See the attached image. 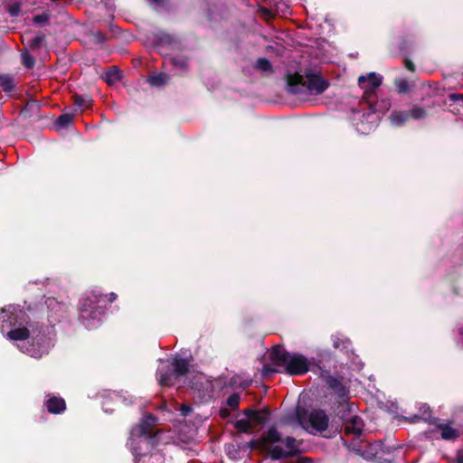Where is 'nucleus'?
I'll return each mask as SVG.
<instances>
[{"label": "nucleus", "mask_w": 463, "mask_h": 463, "mask_svg": "<svg viewBox=\"0 0 463 463\" xmlns=\"http://www.w3.org/2000/svg\"><path fill=\"white\" fill-rule=\"evenodd\" d=\"M337 406L335 408V416L345 423L347 420H350L354 415L355 407L354 403H351L348 400L338 401Z\"/></svg>", "instance_id": "ddd939ff"}, {"label": "nucleus", "mask_w": 463, "mask_h": 463, "mask_svg": "<svg viewBox=\"0 0 463 463\" xmlns=\"http://www.w3.org/2000/svg\"><path fill=\"white\" fill-rule=\"evenodd\" d=\"M255 68L260 71H273L271 62L267 58L264 57L257 59L255 62Z\"/></svg>", "instance_id": "7c9ffc66"}, {"label": "nucleus", "mask_w": 463, "mask_h": 463, "mask_svg": "<svg viewBox=\"0 0 463 463\" xmlns=\"http://www.w3.org/2000/svg\"><path fill=\"white\" fill-rule=\"evenodd\" d=\"M249 447L250 449H260L261 451H266L264 443L260 442V438L258 439H252L249 442Z\"/></svg>", "instance_id": "c03bdc74"}, {"label": "nucleus", "mask_w": 463, "mask_h": 463, "mask_svg": "<svg viewBox=\"0 0 463 463\" xmlns=\"http://www.w3.org/2000/svg\"><path fill=\"white\" fill-rule=\"evenodd\" d=\"M412 44V41L411 39H408L407 37H402L398 44V48L400 52L402 55H406Z\"/></svg>", "instance_id": "c9c22d12"}, {"label": "nucleus", "mask_w": 463, "mask_h": 463, "mask_svg": "<svg viewBox=\"0 0 463 463\" xmlns=\"http://www.w3.org/2000/svg\"><path fill=\"white\" fill-rule=\"evenodd\" d=\"M434 106H435V103H432V105L431 106H428V108H432Z\"/></svg>", "instance_id": "bf43d9fd"}, {"label": "nucleus", "mask_w": 463, "mask_h": 463, "mask_svg": "<svg viewBox=\"0 0 463 463\" xmlns=\"http://www.w3.org/2000/svg\"><path fill=\"white\" fill-rule=\"evenodd\" d=\"M45 305L49 310L48 319L50 323L59 322L65 312V305L58 302L53 298H47Z\"/></svg>", "instance_id": "9b49d317"}, {"label": "nucleus", "mask_w": 463, "mask_h": 463, "mask_svg": "<svg viewBox=\"0 0 463 463\" xmlns=\"http://www.w3.org/2000/svg\"><path fill=\"white\" fill-rule=\"evenodd\" d=\"M309 361L303 354L293 353L283 372L289 375H302L309 371Z\"/></svg>", "instance_id": "9d476101"}, {"label": "nucleus", "mask_w": 463, "mask_h": 463, "mask_svg": "<svg viewBox=\"0 0 463 463\" xmlns=\"http://www.w3.org/2000/svg\"><path fill=\"white\" fill-rule=\"evenodd\" d=\"M287 449H283L280 446H273L269 449V457L272 460H280L284 458L297 457L301 454V441L297 440L294 437L287 436L281 440Z\"/></svg>", "instance_id": "6e6552de"}, {"label": "nucleus", "mask_w": 463, "mask_h": 463, "mask_svg": "<svg viewBox=\"0 0 463 463\" xmlns=\"http://www.w3.org/2000/svg\"><path fill=\"white\" fill-rule=\"evenodd\" d=\"M301 460L302 461H309L310 459L308 458H302Z\"/></svg>", "instance_id": "13d9d810"}, {"label": "nucleus", "mask_w": 463, "mask_h": 463, "mask_svg": "<svg viewBox=\"0 0 463 463\" xmlns=\"http://www.w3.org/2000/svg\"><path fill=\"white\" fill-rule=\"evenodd\" d=\"M383 78L375 72H370L367 75H361L358 78V85L364 90L363 99L370 106L373 105L375 99V90L382 84Z\"/></svg>", "instance_id": "1a4fd4ad"}, {"label": "nucleus", "mask_w": 463, "mask_h": 463, "mask_svg": "<svg viewBox=\"0 0 463 463\" xmlns=\"http://www.w3.org/2000/svg\"><path fill=\"white\" fill-rule=\"evenodd\" d=\"M106 296H107V298H106L105 299H102V300H101V303H106V302H110V303H112V302H114V301L117 299V298H118L117 294H116V293H114V292H111V293H109V295H106Z\"/></svg>", "instance_id": "8fccbe9b"}, {"label": "nucleus", "mask_w": 463, "mask_h": 463, "mask_svg": "<svg viewBox=\"0 0 463 463\" xmlns=\"http://www.w3.org/2000/svg\"><path fill=\"white\" fill-rule=\"evenodd\" d=\"M333 346L335 349H339L345 354L352 351V342L347 337L340 335H332Z\"/></svg>", "instance_id": "412c9836"}, {"label": "nucleus", "mask_w": 463, "mask_h": 463, "mask_svg": "<svg viewBox=\"0 0 463 463\" xmlns=\"http://www.w3.org/2000/svg\"><path fill=\"white\" fill-rule=\"evenodd\" d=\"M296 418L304 429L307 430L310 427L317 432L325 431L329 424V418L322 409H313L308 411L305 408L298 407Z\"/></svg>", "instance_id": "39448f33"}, {"label": "nucleus", "mask_w": 463, "mask_h": 463, "mask_svg": "<svg viewBox=\"0 0 463 463\" xmlns=\"http://www.w3.org/2000/svg\"><path fill=\"white\" fill-rule=\"evenodd\" d=\"M220 415L222 418H226L229 415V411L227 409H222L220 411Z\"/></svg>", "instance_id": "864d4df0"}, {"label": "nucleus", "mask_w": 463, "mask_h": 463, "mask_svg": "<svg viewBox=\"0 0 463 463\" xmlns=\"http://www.w3.org/2000/svg\"><path fill=\"white\" fill-rule=\"evenodd\" d=\"M106 298V295L98 290L90 292L80 304V317L82 319H99L105 314V307L99 304Z\"/></svg>", "instance_id": "423d86ee"}, {"label": "nucleus", "mask_w": 463, "mask_h": 463, "mask_svg": "<svg viewBox=\"0 0 463 463\" xmlns=\"http://www.w3.org/2000/svg\"><path fill=\"white\" fill-rule=\"evenodd\" d=\"M156 420L155 416L147 414L134 430L137 437V445L133 447L136 457L146 456L156 446V435L152 429Z\"/></svg>", "instance_id": "20e7f679"}, {"label": "nucleus", "mask_w": 463, "mask_h": 463, "mask_svg": "<svg viewBox=\"0 0 463 463\" xmlns=\"http://www.w3.org/2000/svg\"><path fill=\"white\" fill-rule=\"evenodd\" d=\"M345 433L346 435H354L359 437L363 433L364 421L361 417L353 415L350 420H347L345 423Z\"/></svg>", "instance_id": "4468645a"}, {"label": "nucleus", "mask_w": 463, "mask_h": 463, "mask_svg": "<svg viewBox=\"0 0 463 463\" xmlns=\"http://www.w3.org/2000/svg\"><path fill=\"white\" fill-rule=\"evenodd\" d=\"M333 391L337 395L339 401L349 400V390L343 383Z\"/></svg>", "instance_id": "4c0bfd02"}, {"label": "nucleus", "mask_w": 463, "mask_h": 463, "mask_svg": "<svg viewBox=\"0 0 463 463\" xmlns=\"http://www.w3.org/2000/svg\"><path fill=\"white\" fill-rule=\"evenodd\" d=\"M459 335L461 337V345L463 346V327L458 329Z\"/></svg>", "instance_id": "5fc2aeb1"}, {"label": "nucleus", "mask_w": 463, "mask_h": 463, "mask_svg": "<svg viewBox=\"0 0 463 463\" xmlns=\"http://www.w3.org/2000/svg\"><path fill=\"white\" fill-rule=\"evenodd\" d=\"M449 99L452 101L463 100V94L461 93H451L449 95Z\"/></svg>", "instance_id": "3c124183"}, {"label": "nucleus", "mask_w": 463, "mask_h": 463, "mask_svg": "<svg viewBox=\"0 0 463 463\" xmlns=\"http://www.w3.org/2000/svg\"><path fill=\"white\" fill-rule=\"evenodd\" d=\"M278 372H279V371L275 369V368H273V367H271L269 364H265L262 367V373H263V375H268L269 373H278Z\"/></svg>", "instance_id": "de8ad7c7"}, {"label": "nucleus", "mask_w": 463, "mask_h": 463, "mask_svg": "<svg viewBox=\"0 0 463 463\" xmlns=\"http://www.w3.org/2000/svg\"><path fill=\"white\" fill-rule=\"evenodd\" d=\"M73 103L76 107L80 108V109H88L92 102V99L88 95H79L75 94L72 96Z\"/></svg>", "instance_id": "a878e982"}, {"label": "nucleus", "mask_w": 463, "mask_h": 463, "mask_svg": "<svg viewBox=\"0 0 463 463\" xmlns=\"http://www.w3.org/2000/svg\"><path fill=\"white\" fill-rule=\"evenodd\" d=\"M93 40L95 43H102L108 40V37L104 33L98 31L93 33Z\"/></svg>", "instance_id": "79ce46f5"}, {"label": "nucleus", "mask_w": 463, "mask_h": 463, "mask_svg": "<svg viewBox=\"0 0 463 463\" xmlns=\"http://www.w3.org/2000/svg\"><path fill=\"white\" fill-rule=\"evenodd\" d=\"M156 38L158 43H165V44H171L175 41L173 35H171L167 33H165V32H160V33H156Z\"/></svg>", "instance_id": "58836bf2"}, {"label": "nucleus", "mask_w": 463, "mask_h": 463, "mask_svg": "<svg viewBox=\"0 0 463 463\" xmlns=\"http://www.w3.org/2000/svg\"><path fill=\"white\" fill-rule=\"evenodd\" d=\"M403 62H404L405 68L408 71H410L411 72L415 71V70H416L415 65L409 58L405 57Z\"/></svg>", "instance_id": "49530a36"}, {"label": "nucleus", "mask_w": 463, "mask_h": 463, "mask_svg": "<svg viewBox=\"0 0 463 463\" xmlns=\"http://www.w3.org/2000/svg\"><path fill=\"white\" fill-rule=\"evenodd\" d=\"M240 400H241V397H240V394L239 393H232L231 394L228 399H227V404L229 405V407L232 409V410H237L239 408V404H240Z\"/></svg>", "instance_id": "ea45409f"}, {"label": "nucleus", "mask_w": 463, "mask_h": 463, "mask_svg": "<svg viewBox=\"0 0 463 463\" xmlns=\"http://www.w3.org/2000/svg\"><path fill=\"white\" fill-rule=\"evenodd\" d=\"M282 440L280 432L275 426L269 428L266 433H263L260 438V442L264 443L266 452L269 454V449L272 447L270 444H275Z\"/></svg>", "instance_id": "2eb2a0df"}, {"label": "nucleus", "mask_w": 463, "mask_h": 463, "mask_svg": "<svg viewBox=\"0 0 463 463\" xmlns=\"http://www.w3.org/2000/svg\"><path fill=\"white\" fill-rule=\"evenodd\" d=\"M121 80V72L116 66H112L106 72L105 80L109 85H112Z\"/></svg>", "instance_id": "bb28decb"}, {"label": "nucleus", "mask_w": 463, "mask_h": 463, "mask_svg": "<svg viewBox=\"0 0 463 463\" xmlns=\"http://www.w3.org/2000/svg\"><path fill=\"white\" fill-rule=\"evenodd\" d=\"M45 407L52 414H61L66 410V402L61 397L51 396L45 402Z\"/></svg>", "instance_id": "f3484780"}, {"label": "nucleus", "mask_w": 463, "mask_h": 463, "mask_svg": "<svg viewBox=\"0 0 463 463\" xmlns=\"http://www.w3.org/2000/svg\"><path fill=\"white\" fill-rule=\"evenodd\" d=\"M21 60L23 66L28 70L33 69L35 65L34 57L32 54H30L26 50L21 52Z\"/></svg>", "instance_id": "c756f323"}, {"label": "nucleus", "mask_w": 463, "mask_h": 463, "mask_svg": "<svg viewBox=\"0 0 463 463\" xmlns=\"http://www.w3.org/2000/svg\"><path fill=\"white\" fill-rule=\"evenodd\" d=\"M407 420L411 423H417L420 420H422L420 414H414L411 417L407 418Z\"/></svg>", "instance_id": "603ef678"}, {"label": "nucleus", "mask_w": 463, "mask_h": 463, "mask_svg": "<svg viewBox=\"0 0 463 463\" xmlns=\"http://www.w3.org/2000/svg\"><path fill=\"white\" fill-rule=\"evenodd\" d=\"M190 364L184 358L175 356L163 362L156 371V378L160 386H173L176 380L189 372Z\"/></svg>", "instance_id": "7ed1b4c3"}, {"label": "nucleus", "mask_w": 463, "mask_h": 463, "mask_svg": "<svg viewBox=\"0 0 463 463\" xmlns=\"http://www.w3.org/2000/svg\"><path fill=\"white\" fill-rule=\"evenodd\" d=\"M192 411H193L192 406H190L186 403H183L180 407V413L184 417L189 416L192 413Z\"/></svg>", "instance_id": "a18cd8bd"}, {"label": "nucleus", "mask_w": 463, "mask_h": 463, "mask_svg": "<svg viewBox=\"0 0 463 463\" xmlns=\"http://www.w3.org/2000/svg\"><path fill=\"white\" fill-rule=\"evenodd\" d=\"M27 318L28 316L26 313L19 307L11 305L5 307L0 311L1 330L4 332L5 329H9L16 326H20L24 323L29 326L31 322H28Z\"/></svg>", "instance_id": "0eeeda50"}, {"label": "nucleus", "mask_w": 463, "mask_h": 463, "mask_svg": "<svg viewBox=\"0 0 463 463\" xmlns=\"http://www.w3.org/2000/svg\"><path fill=\"white\" fill-rule=\"evenodd\" d=\"M291 354L285 350L280 345H275L272 347L269 359L272 364L276 366L283 367L285 369Z\"/></svg>", "instance_id": "f8f14e48"}, {"label": "nucleus", "mask_w": 463, "mask_h": 463, "mask_svg": "<svg viewBox=\"0 0 463 463\" xmlns=\"http://www.w3.org/2000/svg\"><path fill=\"white\" fill-rule=\"evenodd\" d=\"M21 11V7H20V5L19 4H15L14 5H12L9 9V14L12 15V16H17L19 14Z\"/></svg>", "instance_id": "09e8293b"}, {"label": "nucleus", "mask_w": 463, "mask_h": 463, "mask_svg": "<svg viewBox=\"0 0 463 463\" xmlns=\"http://www.w3.org/2000/svg\"><path fill=\"white\" fill-rule=\"evenodd\" d=\"M389 118L395 127H402L411 119L408 110H393L390 114Z\"/></svg>", "instance_id": "aec40b11"}, {"label": "nucleus", "mask_w": 463, "mask_h": 463, "mask_svg": "<svg viewBox=\"0 0 463 463\" xmlns=\"http://www.w3.org/2000/svg\"><path fill=\"white\" fill-rule=\"evenodd\" d=\"M73 114L63 113L57 119L56 124L61 128H68L73 122Z\"/></svg>", "instance_id": "2f4dec72"}, {"label": "nucleus", "mask_w": 463, "mask_h": 463, "mask_svg": "<svg viewBox=\"0 0 463 463\" xmlns=\"http://www.w3.org/2000/svg\"><path fill=\"white\" fill-rule=\"evenodd\" d=\"M457 463H463V455H462V456L458 457V458H457Z\"/></svg>", "instance_id": "6e6d98bb"}, {"label": "nucleus", "mask_w": 463, "mask_h": 463, "mask_svg": "<svg viewBox=\"0 0 463 463\" xmlns=\"http://www.w3.org/2000/svg\"><path fill=\"white\" fill-rule=\"evenodd\" d=\"M32 331V343L26 348V353L36 359L48 354L54 346L52 329L38 322L29 324Z\"/></svg>", "instance_id": "f03ea898"}, {"label": "nucleus", "mask_w": 463, "mask_h": 463, "mask_svg": "<svg viewBox=\"0 0 463 463\" xmlns=\"http://www.w3.org/2000/svg\"><path fill=\"white\" fill-rule=\"evenodd\" d=\"M420 418L425 422H428L429 424H438V421H439V418L432 417V411L430 410V407L428 404H423L420 408Z\"/></svg>", "instance_id": "5701e85b"}, {"label": "nucleus", "mask_w": 463, "mask_h": 463, "mask_svg": "<svg viewBox=\"0 0 463 463\" xmlns=\"http://www.w3.org/2000/svg\"><path fill=\"white\" fill-rule=\"evenodd\" d=\"M440 430V437L445 440H456L460 436V431L458 429L452 428L450 423H442L438 421V424H433Z\"/></svg>", "instance_id": "dca6fc26"}, {"label": "nucleus", "mask_w": 463, "mask_h": 463, "mask_svg": "<svg viewBox=\"0 0 463 463\" xmlns=\"http://www.w3.org/2000/svg\"><path fill=\"white\" fill-rule=\"evenodd\" d=\"M31 334V329L20 326L17 328H14L8 331L6 333V336L11 340L23 341L28 339Z\"/></svg>", "instance_id": "6ab92c4d"}, {"label": "nucleus", "mask_w": 463, "mask_h": 463, "mask_svg": "<svg viewBox=\"0 0 463 463\" xmlns=\"http://www.w3.org/2000/svg\"><path fill=\"white\" fill-rule=\"evenodd\" d=\"M251 383H252L251 380L242 379L241 375L235 374L230 379V381L228 383V386H230L232 388H240L241 390H245Z\"/></svg>", "instance_id": "4be33fe9"}, {"label": "nucleus", "mask_w": 463, "mask_h": 463, "mask_svg": "<svg viewBox=\"0 0 463 463\" xmlns=\"http://www.w3.org/2000/svg\"><path fill=\"white\" fill-rule=\"evenodd\" d=\"M0 87L5 92H11L15 89L14 79L10 74H0Z\"/></svg>", "instance_id": "b1692460"}, {"label": "nucleus", "mask_w": 463, "mask_h": 463, "mask_svg": "<svg viewBox=\"0 0 463 463\" xmlns=\"http://www.w3.org/2000/svg\"><path fill=\"white\" fill-rule=\"evenodd\" d=\"M394 85L396 86L398 92L402 94H406L411 90L408 80L404 79H396L394 80Z\"/></svg>", "instance_id": "f704fd0d"}, {"label": "nucleus", "mask_w": 463, "mask_h": 463, "mask_svg": "<svg viewBox=\"0 0 463 463\" xmlns=\"http://www.w3.org/2000/svg\"><path fill=\"white\" fill-rule=\"evenodd\" d=\"M408 111L410 118L415 120L425 118L428 116L427 109L419 105H413Z\"/></svg>", "instance_id": "cd10ccee"}, {"label": "nucleus", "mask_w": 463, "mask_h": 463, "mask_svg": "<svg viewBox=\"0 0 463 463\" xmlns=\"http://www.w3.org/2000/svg\"><path fill=\"white\" fill-rule=\"evenodd\" d=\"M168 61L175 68L186 71L188 69V58L185 56H173L168 58Z\"/></svg>", "instance_id": "393cba45"}, {"label": "nucleus", "mask_w": 463, "mask_h": 463, "mask_svg": "<svg viewBox=\"0 0 463 463\" xmlns=\"http://www.w3.org/2000/svg\"><path fill=\"white\" fill-rule=\"evenodd\" d=\"M51 14L48 12H43L33 17V22L36 24H49Z\"/></svg>", "instance_id": "e433bc0d"}, {"label": "nucleus", "mask_w": 463, "mask_h": 463, "mask_svg": "<svg viewBox=\"0 0 463 463\" xmlns=\"http://www.w3.org/2000/svg\"><path fill=\"white\" fill-rule=\"evenodd\" d=\"M52 2H57L58 0H51Z\"/></svg>", "instance_id": "052dcab7"}, {"label": "nucleus", "mask_w": 463, "mask_h": 463, "mask_svg": "<svg viewBox=\"0 0 463 463\" xmlns=\"http://www.w3.org/2000/svg\"><path fill=\"white\" fill-rule=\"evenodd\" d=\"M288 90L295 95L300 94L304 90L312 95H320L329 87V82L321 74L306 72L287 75Z\"/></svg>", "instance_id": "f257e3e1"}, {"label": "nucleus", "mask_w": 463, "mask_h": 463, "mask_svg": "<svg viewBox=\"0 0 463 463\" xmlns=\"http://www.w3.org/2000/svg\"><path fill=\"white\" fill-rule=\"evenodd\" d=\"M251 427H252L251 423L249 421V420H246V419L238 420L234 423V428L237 430L243 432V433H249L250 431Z\"/></svg>", "instance_id": "72a5a7b5"}, {"label": "nucleus", "mask_w": 463, "mask_h": 463, "mask_svg": "<svg viewBox=\"0 0 463 463\" xmlns=\"http://www.w3.org/2000/svg\"><path fill=\"white\" fill-rule=\"evenodd\" d=\"M45 41V35L42 33H37L29 43L31 50L41 49L43 42Z\"/></svg>", "instance_id": "473e14b6"}, {"label": "nucleus", "mask_w": 463, "mask_h": 463, "mask_svg": "<svg viewBox=\"0 0 463 463\" xmlns=\"http://www.w3.org/2000/svg\"><path fill=\"white\" fill-rule=\"evenodd\" d=\"M149 5H154L160 8H166L169 5V0H146Z\"/></svg>", "instance_id": "37998d69"}, {"label": "nucleus", "mask_w": 463, "mask_h": 463, "mask_svg": "<svg viewBox=\"0 0 463 463\" xmlns=\"http://www.w3.org/2000/svg\"><path fill=\"white\" fill-rule=\"evenodd\" d=\"M243 414L247 417L246 420H249V421L250 423L253 422L257 425H260L267 421V420H268L267 415L269 414V412L255 411L252 409H245L243 411Z\"/></svg>", "instance_id": "a211bd4d"}, {"label": "nucleus", "mask_w": 463, "mask_h": 463, "mask_svg": "<svg viewBox=\"0 0 463 463\" xmlns=\"http://www.w3.org/2000/svg\"><path fill=\"white\" fill-rule=\"evenodd\" d=\"M453 293H454L455 295H459V290H458V288L455 287V288H453Z\"/></svg>", "instance_id": "4d7b16f0"}, {"label": "nucleus", "mask_w": 463, "mask_h": 463, "mask_svg": "<svg viewBox=\"0 0 463 463\" xmlns=\"http://www.w3.org/2000/svg\"><path fill=\"white\" fill-rule=\"evenodd\" d=\"M166 78L165 73H153L148 76L147 81L152 86H162L166 83Z\"/></svg>", "instance_id": "c85d7f7f"}, {"label": "nucleus", "mask_w": 463, "mask_h": 463, "mask_svg": "<svg viewBox=\"0 0 463 463\" xmlns=\"http://www.w3.org/2000/svg\"><path fill=\"white\" fill-rule=\"evenodd\" d=\"M326 383L328 386V388L334 390L335 388L339 387V385H341L343 382L342 378L327 375L326 378Z\"/></svg>", "instance_id": "a19ab883"}]
</instances>
